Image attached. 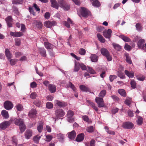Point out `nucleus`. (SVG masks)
<instances>
[{
	"label": "nucleus",
	"instance_id": "3c124183",
	"mask_svg": "<svg viewBox=\"0 0 146 146\" xmlns=\"http://www.w3.org/2000/svg\"><path fill=\"white\" fill-rule=\"evenodd\" d=\"M117 76L121 79H124L125 78V76L124 74L121 72H118Z\"/></svg>",
	"mask_w": 146,
	"mask_h": 146
},
{
	"label": "nucleus",
	"instance_id": "0eeeda50",
	"mask_svg": "<svg viewBox=\"0 0 146 146\" xmlns=\"http://www.w3.org/2000/svg\"><path fill=\"white\" fill-rule=\"evenodd\" d=\"M112 33V31L110 29H108L107 31H104L103 32L104 36L106 38L108 39L109 40H110V38L111 37Z\"/></svg>",
	"mask_w": 146,
	"mask_h": 146
},
{
	"label": "nucleus",
	"instance_id": "338daca9",
	"mask_svg": "<svg viewBox=\"0 0 146 146\" xmlns=\"http://www.w3.org/2000/svg\"><path fill=\"white\" fill-rule=\"evenodd\" d=\"M83 119L85 121L88 122L89 120L88 117L86 115H83L82 116Z\"/></svg>",
	"mask_w": 146,
	"mask_h": 146
},
{
	"label": "nucleus",
	"instance_id": "de8ad7c7",
	"mask_svg": "<svg viewBox=\"0 0 146 146\" xmlns=\"http://www.w3.org/2000/svg\"><path fill=\"white\" fill-rule=\"evenodd\" d=\"M104 56L105 57L108 61H111L112 60V56L110 55L109 53L105 55Z\"/></svg>",
	"mask_w": 146,
	"mask_h": 146
},
{
	"label": "nucleus",
	"instance_id": "4d7b16f0",
	"mask_svg": "<svg viewBox=\"0 0 146 146\" xmlns=\"http://www.w3.org/2000/svg\"><path fill=\"white\" fill-rule=\"evenodd\" d=\"M17 110L18 111H21L23 110V107L22 105L18 104L15 106Z\"/></svg>",
	"mask_w": 146,
	"mask_h": 146
},
{
	"label": "nucleus",
	"instance_id": "c9c22d12",
	"mask_svg": "<svg viewBox=\"0 0 146 146\" xmlns=\"http://www.w3.org/2000/svg\"><path fill=\"white\" fill-rule=\"evenodd\" d=\"M7 26L9 27H12L13 19H5Z\"/></svg>",
	"mask_w": 146,
	"mask_h": 146
},
{
	"label": "nucleus",
	"instance_id": "473e14b6",
	"mask_svg": "<svg viewBox=\"0 0 146 146\" xmlns=\"http://www.w3.org/2000/svg\"><path fill=\"white\" fill-rule=\"evenodd\" d=\"M124 72L125 74L129 78H132L134 76L133 72H130L128 71L125 70Z\"/></svg>",
	"mask_w": 146,
	"mask_h": 146
},
{
	"label": "nucleus",
	"instance_id": "58836bf2",
	"mask_svg": "<svg viewBox=\"0 0 146 146\" xmlns=\"http://www.w3.org/2000/svg\"><path fill=\"white\" fill-rule=\"evenodd\" d=\"M106 94V90H101L99 93L98 95L99 97L103 98L105 96Z\"/></svg>",
	"mask_w": 146,
	"mask_h": 146
},
{
	"label": "nucleus",
	"instance_id": "4c0bfd02",
	"mask_svg": "<svg viewBox=\"0 0 146 146\" xmlns=\"http://www.w3.org/2000/svg\"><path fill=\"white\" fill-rule=\"evenodd\" d=\"M118 93L122 96L125 97L126 96V93L125 90L123 89H119L118 90Z\"/></svg>",
	"mask_w": 146,
	"mask_h": 146
},
{
	"label": "nucleus",
	"instance_id": "f704fd0d",
	"mask_svg": "<svg viewBox=\"0 0 146 146\" xmlns=\"http://www.w3.org/2000/svg\"><path fill=\"white\" fill-rule=\"evenodd\" d=\"M119 36L125 42H129L131 41L129 38L123 35H120Z\"/></svg>",
	"mask_w": 146,
	"mask_h": 146
},
{
	"label": "nucleus",
	"instance_id": "39448f33",
	"mask_svg": "<svg viewBox=\"0 0 146 146\" xmlns=\"http://www.w3.org/2000/svg\"><path fill=\"white\" fill-rule=\"evenodd\" d=\"M80 12L81 14L83 17H87L88 16L90 15V11L84 7L81 8Z\"/></svg>",
	"mask_w": 146,
	"mask_h": 146
},
{
	"label": "nucleus",
	"instance_id": "bb28decb",
	"mask_svg": "<svg viewBox=\"0 0 146 146\" xmlns=\"http://www.w3.org/2000/svg\"><path fill=\"white\" fill-rule=\"evenodd\" d=\"M43 123L42 121H40L38 125L37 129L39 133H41L43 130Z\"/></svg>",
	"mask_w": 146,
	"mask_h": 146
},
{
	"label": "nucleus",
	"instance_id": "1a4fd4ad",
	"mask_svg": "<svg viewBox=\"0 0 146 146\" xmlns=\"http://www.w3.org/2000/svg\"><path fill=\"white\" fill-rule=\"evenodd\" d=\"M11 124V123L9 121H5L0 123V129L4 130L7 127L9 126Z\"/></svg>",
	"mask_w": 146,
	"mask_h": 146
},
{
	"label": "nucleus",
	"instance_id": "72a5a7b5",
	"mask_svg": "<svg viewBox=\"0 0 146 146\" xmlns=\"http://www.w3.org/2000/svg\"><path fill=\"white\" fill-rule=\"evenodd\" d=\"M80 63L76 61L75 62V65L74 71V72H78L80 69Z\"/></svg>",
	"mask_w": 146,
	"mask_h": 146
},
{
	"label": "nucleus",
	"instance_id": "f257e3e1",
	"mask_svg": "<svg viewBox=\"0 0 146 146\" xmlns=\"http://www.w3.org/2000/svg\"><path fill=\"white\" fill-rule=\"evenodd\" d=\"M58 2L60 7L62 8L64 10L68 11L70 8V5L66 3L64 0H58Z\"/></svg>",
	"mask_w": 146,
	"mask_h": 146
},
{
	"label": "nucleus",
	"instance_id": "aec40b11",
	"mask_svg": "<svg viewBox=\"0 0 146 146\" xmlns=\"http://www.w3.org/2000/svg\"><path fill=\"white\" fill-rule=\"evenodd\" d=\"M68 137L70 139H74L76 137V133L74 130H73L70 132L68 133Z\"/></svg>",
	"mask_w": 146,
	"mask_h": 146
},
{
	"label": "nucleus",
	"instance_id": "20e7f679",
	"mask_svg": "<svg viewBox=\"0 0 146 146\" xmlns=\"http://www.w3.org/2000/svg\"><path fill=\"white\" fill-rule=\"evenodd\" d=\"M3 107L5 109L7 110L11 109L13 107L12 103L9 101H5L4 103Z\"/></svg>",
	"mask_w": 146,
	"mask_h": 146
},
{
	"label": "nucleus",
	"instance_id": "ddd939ff",
	"mask_svg": "<svg viewBox=\"0 0 146 146\" xmlns=\"http://www.w3.org/2000/svg\"><path fill=\"white\" fill-rule=\"evenodd\" d=\"M55 102L56 104L60 108L65 107L67 105L66 103L62 101L56 100Z\"/></svg>",
	"mask_w": 146,
	"mask_h": 146
},
{
	"label": "nucleus",
	"instance_id": "a878e982",
	"mask_svg": "<svg viewBox=\"0 0 146 146\" xmlns=\"http://www.w3.org/2000/svg\"><path fill=\"white\" fill-rule=\"evenodd\" d=\"M136 121L137 124L138 125H141L143 123V118L140 116H137Z\"/></svg>",
	"mask_w": 146,
	"mask_h": 146
},
{
	"label": "nucleus",
	"instance_id": "e2e57ef3",
	"mask_svg": "<svg viewBox=\"0 0 146 146\" xmlns=\"http://www.w3.org/2000/svg\"><path fill=\"white\" fill-rule=\"evenodd\" d=\"M117 78L116 75H110L109 76L110 80V82H112L115 79H116Z\"/></svg>",
	"mask_w": 146,
	"mask_h": 146
},
{
	"label": "nucleus",
	"instance_id": "c03bdc74",
	"mask_svg": "<svg viewBox=\"0 0 146 146\" xmlns=\"http://www.w3.org/2000/svg\"><path fill=\"white\" fill-rule=\"evenodd\" d=\"M86 130L88 132L92 133L94 131V129L93 126H91L88 127Z\"/></svg>",
	"mask_w": 146,
	"mask_h": 146
},
{
	"label": "nucleus",
	"instance_id": "b1692460",
	"mask_svg": "<svg viewBox=\"0 0 146 146\" xmlns=\"http://www.w3.org/2000/svg\"><path fill=\"white\" fill-rule=\"evenodd\" d=\"M44 45L45 48L48 51L49 49L52 48L54 46L48 42H44Z\"/></svg>",
	"mask_w": 146,
	"mask_h": 146
},
{
	"label": "nucleus",
	"instance_id": "2eb2a0df",
	"mask_svg": "<svg viewBox=\"0 0 146 146\" xmlns=\"http://www.w3.org/2000/svg\"><path fill=\"white\" fill-rule=\"evenodd\" d=\"M32 135V131L31 129H27L25 133V138L29 139L30 138Z\"/></svg>",
	"mask_w": 146,
	"mask_h": 146
},
{
	"label": "nucleus",
	"instance_id": "49530a36",
	"mask_svg": "<svg viewBox=\"0 0 146 146\" xmlns=\"http://www.w3.org/2000/svg\"><path fill=\"white\" fill-rule=\"evenodd\" d=\"M130 84L131 87L133 89H135L136 87V83L133 80H132L131 81Z\"/></svg>",
	"mask_w": 146,
	"mask_h": 146
},
{
	"label": "nucleus",
	"instance_id": "13d9d810",
	"mask_svg": "<svg viewBox=\"0 0 146 146\" xmlns=\"http://www.w3.org/2000/svg\"><path fill=\"white\" fill-rule=\"evenodd\" d=\"M79 54L81 55H84L85 54L86 50H85L83 48H80L79 50Z\"/></svg>",
	"mask_w": 146,
	"mask_h": 146
},
{
	"label": "nucleus",
	"instance_id": "a18cd8bd",
	"mask_svg": "<svg viewBox=\"0 0 146 146\" xmlns=\"http://www.w3.org/2000/svg\"><path fill=\"white\" fill-rule=\"evenodd\" d=\"M36 26L39 29H41L43 26L42 23L40 21H36Z\"/></svg>",
	"mask_w": 146,
	"mask_h": 146
},
{
	"label": "nucleus",
	"instance_id": "f8f14e48",
	"mask_svg": "<svg viewBox=\"0 0 146 146\" xmlns=\"http://www.w3.org/2000/svg\"><path fill=\"white\" fill-rule=\"evenodd\" d=\"M10 34L14 37H19L23 36V33L21 32H13L11 31Z\"/></svg>",
	"mask_w": 146,
	"mask_h": 146
},
{
	"label": "nucleus",
	"instance_id": "ea45409f",
	"mask_svg": "<svg viewBox=\"0 0 146 146\" xmlns=\"http://www.w3.org/2000/svg\"><path fill=\"white\" fill-rule=\"evenodd\" d=\"M11 141L12 142V143L13 145L15 146H17L18 140L16 136H14L12 137Z\"/></svg>",
	"mask_w": 146,
	"mask_h": 146
},
{
	"label": "nucleus",
	"instance_id": "6ab92c4d",
	"mask_svg": "<svg viewBox=\"0 0 146 146\" xmlns=\"http://www.w3.org/2000/svg\"><path fill=\"white\" fill-rule=\"evenodd\" d=\"M37 114V111L35 109H32L29 112L28 115L30 118H34Z\"/></svg>",
	"mask_w": 146,
	"mask_h": 146
},
{
	"label": "nucleus",
	"instance_id": "6e6d98bb",
	"mask_svg": "<svg viewBox=\"0 0 146 146\" xmlns=\"http://www.w3.org/2000/svg\"><path fill=\"white\" fill-rule=\"evenodd\" d=\"M37 94L35 92L32 93L30 95V97L32 99H35L36 98Z\"/></svg>",
	"mask_w": 146,
	"mask_h": 146
},
{
	"label": "nucleus",
	"instance_id": "c756f323",
	"mask_svg": "<svg viewBox=\"0 0 146 146\" xmlns=\"http://www.w3.org/2000/svg\"><path fill=\"white\" fill-rule=\"evenodd\" d=\"M112 45L114 49L117 51H119L121 50V47L119 44L115 43H113Z\"/></svg>",
	"mask_w": 146,
	"mask_h": 146
},
{
	"label": "nucleus",
	"instance_id": "052dcab7",
	"mask_svg": "<svg viewBox=\"0 0 146 146\" xmlns=\"http://www.w3.org/2000/svg\"><path fill=\"white\" fill-rule=\"evenodd\" d=\"M33 6L36 11L38 12V13L40 12V9L37 4L34 3L33 4Z\"/></svg>",
	"mask_w": 146,
	"mask_h": 146
},
{
	"label": "nucleus",
	"instance_id": "c85d7f7f",
	"mask_svg": "<svg viewBox=\"0 0 146 146\" xmlns=\"http://www.w3.org/2000/svg\"><path fill=\"white\" fill-rule=\"evenodd\" d=\"M124 56L126 58V62L129 64H132V62L131 57L129 56L128 53H125Z\"/></svg>",
	"mask_w": 146,
	"mask_h": 146
},
{
	"label": "nucleus",
	"instance_id": "bf43d9fd",
	"mask_svg": "<svg viewBox=\"0 0 146 146\" xmlns=\"http://www.w3.org/2000/svg\"><path fill=\"white\" fill-rule=\"evenodd\" d=\"M74 115V112L71 110H69L67 113V116L68 117H72Z\"/></svg>",
	"mask_w": 146,
	"mask_h": 146
},
{
	"label": "nucleus",
	"instance_id": "69168bd1",
	"mask_svg": "<svg viewBox=\"0 0 146 146\" xmlns=\"http://www.w3.org/2000/svg\"><path fill=\"white\" fill-rule=\"evenodd\" d=\"M67 120L68 122L70 123H72L74 121V118L72 117H68Z\"/></svg>",
	"mask_w": 146,
	"mask_h": 146
},
{
	"label": "nucleus",
	"instance_id": "412c9836",
	"mask_svg": "<svg viewBox=\"0 0 146 146\" xmlns=\"http://www.w3.org/2000/svg\"><path fill=\"white\" fill-rule=\"evenodd\" d=\"M5 56L7 58V60L10 59L11 58L12 55L8 48H7L5 49Z\"/></svg>",
	"mask_w": 146,
	"mask_h": 146
},
{
	"label": "nucleus",
	"instance_id": "f03ea898",
	"mask_svg": "<svg viewBox=\"0 0 146 146\" xmlns=\"http://www.w3.org/2000/svg\"><path fill=\"white\" fill-rule=\"evenodd\" d=\"M134 126L133 123L129 121L124 122L122 126L123 128L125 129H131Z\"/></svg>",
	"mask_w": 146,
	"mask_h": 146
},
{
	"label": "nucleus",
	"instance_id": "9b49d317",
	"mask_svg": "<svg viewBox=\"0 0 146 146\" xmlns=\"http://www.w3.org/2000/svg\"><path fill=\"white\" fill-rule=\"evenodd\" d=\"M63 25L68 28L70 27V24L73 25L74 23L73 21L71 19H68L67 21H64L62 22Z\"/></svg>",
	"mask_w": 146,
	"mask_h": 146
},
{
	"label": "nucleus",
	"instance_id": "2f4dec72",
	"mask_svg": "<svg viewBox=\"0 0 146 146\" xmlns=\"http://www.w3.org/2000/svg\"><path fill=\"white\" fill-rule=\"evenodd\" d=\"M1 114L2 116L5 119H7L9 117L8 112L6 110L2 111Z\"/></svg>",
	"mask_w": 146,
	"mask_h": 146
},
{
	"label": "nucleus",
	"instance_id": "dca6fc26",
	"mask_svg": "<svg viewBox=\"0 0 146 146\" xmlns=\"http://www.w3.org/2000/svg\"><path fill=\"white\" fill-rule=\"evenodd\" d=\"M84 137L85 135L84 133H81L77 135L76 141L78 142H81L83 140Z\"/></svg>",
	"mask_w": 146,
	"mask_h": 146
},
{
	"label": "nucleus",
	"instance_id": "5701e85b",
	"mask_svg": "<svg viewBox=\"0 0 146 146\" xmlns=\"http://www.w3.org/2000/svg\"><path fill=\"white\" fill-rule=\"evenodd\" d=\"M98 57L95 54H91V56L90 57L91 61L93 62H96L98 60Z\"/></svg>",
	"mask_w": 146,
	"mask_h": 146
},
{
	"label": "nucleus",
	"instance_id": "423d86ee",
	"mask_svg": "<svg viewBox=\"0 0 146 146\" xmlns=\"http://www.w3.org/2000/svg\"><path fill=\"white\" fill-rule=\"evenodd\" d=\"M55 115L57 118H60L64 116L65 113L62 109H58L55 111Z\"/></svg>",
	"mask_w": 146,
	"mask_h": 146
},
{
	"label": "nucleus",
	"instance_id": "393cba45",
	"mask_svg": "<svg viewBox=\"0 0 146 146\" xmlns=\"http://www.w3.org/2000/svg\"><path fill=\"white\" fill-rule=\"evenodd\" d=\"M80 89L82 92H87L89 91V88L87 86L83 85H81L79 86Z\"/></svg>",
	"mask_w": 146,
	"mask_h": 146
},
{
	"label": "nucleus",
	"instance_id": "6e6552de",
	"mask_svg": "<svg viewBox=\"0 0 146 146\" xmlns=\"http://www.w3.org/2000/svg\"><path fill=\"white\" fill-rule=\"evenodd\" d=\"M57 24V23L55 21H46L44 23V26L48 28H50L52 27L55 26Z\"/></svg>",
	"mask_w": 146,
	"mask_h": 146
},
{
	"label": "nucleus",
	"instance_id": "603ef678",
	"mask_svg": "<svg viewBox=\"0 0 146 146\" xmlns=\"http://www.w3.org/2000/svg\"><path fill=\"white\" fill-rule=\"evenodd\" d=\"M135 27L137 30L138 31H142V28L141 25L139 23H137L136 24Z\"/></svg>",
	"mask_w": 146,
	"mask_h": 146
},
{
	"label": "nucleus",
	"instance_id": "a211bd4d",
	"mask_svg": "<svg viewBox=\"0 0 146 146\" xmlns=\"http://www.w3.org/2000/svg\"><path fill=\"white\" fill-rule=\"evenodd\" d=\"M51 4V6L58 9L59 7V4H58L56 0H50Z\"/></svg>",
	"mask_w": 146,
	"mask_h": 146
},
{
	"label": "nucleus",
	"instance_id": "4be33fe9",
	"mask_svg": "<svg viewBox=\"0 0 146 146\" xmlns=\"http://www.w3.org/2000/svg\"><path fill=\"white\" fill-rule=\"evenodd\" d=\"M93 6L96 7H99L100 6V2L97 0H90Z\"/></svg>",
	"mask_w": 146,
	"mask_h": 146
},
{
	"label": "nucleus",
	"instance_id": "09e8293b",
	"mask_svg": "<svg viewBox=\"0 0 146 146\" xmlns=\"http://www.w3.org/2000/svg\"><path fill=\"white\" fill-rule=\"evenodd\" d=\"M53 106V105L52 103L50 102H47L46 103V107L48 109H50L52 108Z\"/></svg>",
	"mask_w": 146,
	"mask_h": 146
},
{
	"label": "nucleus",
	"instance_id": "f3484780",
	"mask_svg": "<svg viewBox=\"0 0 146 146\" xmlns=\"http://www.w3.org/2000/svg\"><path fill=\"white\" fill-rule=\"evenodd\" d=\"M48 89L50 92L51 93H54L56 91V87L54 85L51 84L48 85Z\"/></svg>",
	"mask_w": 146,
	"mask_h": 146
},
{
	"label": "nucleus",
	"instance_id": "774afa93",
	"mask_svg": "<svg viewBox=\"0 0 146 146\" xmlns=\"http://www.w3.org/2000/svg\"><path fill=\"white\" fill-rule=\"evenodd\" d=\"M30 87L32 88H35L37 87V84L35 82H31L30 84Z\"/></svg>",
	"mask_w": 146,
	"mask_h": 146
},
{
	"label": "nucleus",
	"instance_id": "cd10ccee",
	"mask_svg": "<svg viewBox=\"0 0 146 146\" xmlns=\"http://www.w3.org/2000/svg\"><path fill=\"white\" fill-rule=\"evenodd\" d=\"M100 51L101 54L104 56L110 53L109 51L106 48L104 47L102 48L101 49Z\"/></svg>",
	"mask_w": 146,
	"mask_h": 146
},
{
	"label": "nucleus",
	"instance_id": "0e129e2a",
	"mask_svg": "<svg viewBox=\"0 0 146 146\" xmlns=\"http://www.w3.org/2000/svg\"><path fill=\"white\" fill-rule=\"evenodd\" d=\"M15 45L16 46H19L21 43V40L19 38H17L15 40Z\"/></svg>",
	"mask_w": 146,
	"mask_h": 146
},
{
	"label": "nucleus",
	"instance_id": "37998d69",
	"mask_svg": "<svg viewBox=\"0 0 146 146\" xmlns=\"http://www.w3.org/2000/svg\"><path fill=\"white\" fill-rule=\"evenodd\" d=\"M8 60L9 61L11 65L12 66L15 65L18 61V60L17 59H12L11 58Z\"/></svg>",
	"mask_w": 146,
	"mask_h": 146
},
{
	"label": "nucleus",
	"instance_id": "7ed1b4c3",
	"mask_svg": "<svg viewBox=\"0 0 146 146\" xmlns=\"http://www.w3.org/2000/svg\"><path fill=\"white\" fill-rule=\"evenodd\" d=\"M96 102L97 103L98 107L99 108L104 107L105 106L104 102L102 98L99 97H96L95 100Z\"/></svg>",
	"mask_w": 146,
	"mask_h": 146
},
{
	"label": "nucleus",
	"instance_id": "864d4df0",
	"mask_svg": "<svg viewBox=\"0 0 146 146\" xmlns=\"http://www.w3.org/2000/svg\"><path fill=\"white\" fill-rule=\"evenodd\" d=\"M23 0H13L12 1L13 4H21L23 3Z\"/></svg>",
	"mask_w": 146,
	"mask_h": 146
},
{
	"label": "nucleus",
	"instance_id": "a19ab883",
	"mask_svg": "<svg viewBox=\"0 0 146 146\" xmlns=\"http://www.w3.org/2000/svg\"><path fill=\"white\" fill-rule=\"evenodd\" d=\"M40 137H41L39 135H36L33 137V141L36 143H38Z\"/></svg>",
	"mask_w": 146,
	"mask_h": 146
},
{
	"label": "nucleus",
	"instance_id": "680f3d73",
	"mask_svg": "<svg viewBox=\"0 0 146 146\" xmlns=\"http://www.w3.org/2000/svg\"><path fill=\"white\" fill-rule=\"evenodd\" d=\"M88 68L89 72L90 73L92 74H95L96 73V72L92 68H90L89 67H88Z\"/></svg>",
	"mask_w": 146,
	"mask_h": 146
},
{
	"label": "nucleus",
	"instance_id": "5fc2aeb1",
	"mask_svg": "<svg viewBox=\"0 0 146 146\" xmlns=\"http://www.w3.org/2000/svg\"><path fill=\"white\" fill-rule=\"evenodd\" d=\"M111 97L115 102H119V98L116 95L111 96Z\"/></svg>",
	"mask_w": 146,
	"mask_h": 146
},
{
	"label": "nucleus",
	"instance_id": "79ce46f5",
	"mask_svg": "<svg viewBox=\"0 0 146 146\" xmlns=\"http://www.w3.org/2000/svg\"><path fill=\"white\" fill-rule=\"evenodd\" d=\"M19 128L20 131L21 133H23L26 129V126L23 123V124L19 125Z\"/></svg>",
	"mask_w": 146,
	"mask_h": 146
},
{
	"label": "nucleus",
	"instance_id": "9d476101",
	"mask_svg": "<svg viewBox=\"0 0 146 146\" xmlns=\"http://www.w3.org/2000/svg\"><path fill=\"white\" fill-rule=\"evenodd\" d=\"M145 42V40L143 39H141L138 41L137 46L139 48L141 49H143L145 47L144 43Z\"/></svg>",
	"mask_w": 146,
	"mask_h": 146
},
{
	"label": "nucleus",
	"instance_id": "e433bc0d",
	"mask_svg": "<svg viewBox=\"0 0 146 146\" xmlns=\"http://www.w3.org/2000/svg\"><path fill=\"white\" fill-rule=\"evenodd\" d=\"M97 36L99 41L102 43H104L105 42L106 40L103 36L99 33L97 34Z\"/></svg>",
	"mask_w": 146,
	"mask_h": 146
},
{
	"label": "nucleus",
	"instance_id": "8fccbe9b",
	"mask_svg": "<svg viewBox=\"0 0 146 146\" xmlns=\"http://www.w3.org/2000/svg\"><path fill=\"white\" fill-rule=\"evenodd\" d=\"M69 86L70 87L74 92H76V89L74 85L70 82H69Z\"/></svg>",
	"mask_w": 146,
	"mask_h": 146
},
{
	"label": "nucleus",
	"instance_id": "4468645a",
	"mask_svg": "<svg viewBox=\"0 0 146 146\" xmlns=\"http://www.w3.org/2000/svg\"><path fill=\"white\" fill-rule=\"evenodd\" d=\"M38 52L42 57L44 58L46 57L47 56L46 51L44 48H38Z\"/></svg>",
	"mask_w": 146,
	"mask_h": 146
},
{
	"label": "nucleus",
	"instance_id": "7c9ffc66",
	"mask_svg": "<svg viewBox=\"0 0 146 146\" xmlns=\"http://www.w3.org/2000/svg\"><path fill=\"white\" fill-rule=\"evenodd\" d=\"M14 123L16 125L19 126L23 124V123H24V121L23 119L19 118L16 119L15 120Z\"/></svg>",
	"mask_w": 146,
	"mask_h": 146
}]
</instances>
